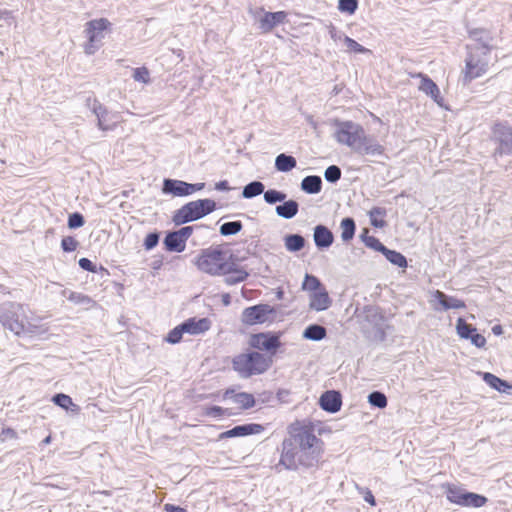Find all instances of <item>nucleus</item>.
Listing matches in <instances>:
<instances>
[{
	"label": "nucleus",
	"instance_id": "1",
	"mask_svg": "<svg viewBox=\"0 0 512 512\" xmlns=\"http://www.w3.org/2000/svg\"><path fill=\"white\" fill-rule=\"evenodd\" d=\"M321 454L322 440L315 435L313 428L294 423L288 428V437L282 441L278 465L292 471L300 467L312 468L319 463Z\"/></svg>",
	"mask_w": 512,
	"mask_h": 512
},
{
	"label": "nucleus",
	"instance_id": "2",
	"mask_svg": "<svg viewBox=\"0 0 512 512\" xmlns=\"http://www.w3.org/2000/svg\"><path fill=\"white\" fill-rule=\"evenodd\" d=\"M334 138L339 144L348 146L362 156H379L384 152V147L376 138L368 135L359 123L353 121L336 120Z\"/></svg>",
	"mask_w": 512,
	"mask_h": 512
},
{
	"label": "nucleus",
	"instance_id": "3",
	"mask_svg": "<svg viewBox=\"0 0 512 512\" xmlns=\"http://www.w3.org/2000/svg\"><path fill=\"white\" fill-rule=\"evenodd\" d=\"M0 323L4 327L19 336L21 334H33L38 326L29 321L25 307L16 302H5L0 305Z\"/></svg>",
	"mask_w": 512,
	"mask_h": 512
},
{
	"label": "nucleus",
	"instance_id": "4",
	"mask_svg": "<svg viewBox=\"0 0 512 512\" xmlns=\"http://www.w3.org/2000/svg\"><path fill=\"white\" fill-rule=\"evenodd\" d=\"M271 359L257 351L241 353L232 360L233 369L242 378H249L266 372L271 366Z\"/></svg>",
	"mask_w": 512,
	"mask_h": 512
},
{
	"label": "nucleus",
	"instance_id": "5",
	"mask_svg": "<svg viewBox=\"0 0 512 512\" xmlns=\"http://www.w3.org/2000/svg\"><path fill=\"white\" fill-rule=\"evenodd\" d=\"M215 210L216 202L212 199L205 198L190 201L173 213L172 221L176 226H180L197 221Z\"/></svg>",
	"mask_w": 512,
	"mask_h": 512
},
{
	"label": "nucleus",
	"instance_id": "6",
	"mask_svg": "<svg viewBox=\"0 0 512 512\" xmlns=\"http://www.w3.org/2000/svg\"><path fill=\"white\" fill-rule=\"evenodd\" d=\"M226 253L219 247L203 249L195 260L197 268L209 275L219 276L229 271Z\"/></svg>",
	"mask_w": 512,
	"mask_h": 512
},
{
	"label": "nucleus",
	"instance_id": "7",
	"mask_svg": "<svg viewBox=\"0 0 512 512\" xmlns=\"http://www.w3.org/2000/svg\"><path fill=\"white\" fill-rule=\"evenodd\" d=\"M488 48L467 46V57L465 59V79L471 81L481 77L488 70L489 66Z\"/></svg>",
	"mask_w": 512,
	"mask_h": 512
},
{
	"label": "nucleus",
	"instance_id": "8",
	"mask_svg": "<svg viewBox=\"0 0 512 512\" xmlns=\"http://www.w3.org/2000/svg\"><path fill=\"white\" fill-rule=\"evenodd\" d=\"M111 23L106 18L94 19L86 23L85 34L88 39L84 51L88 55L94 54L102 45L105 31Z\"/></svg>",
	"mask_w": 512,
	"mask_h": 512
},
{
	"label": "nucleus",
	"instance_id": "9",
	"mask_svg": "<svg viewBox=\"0 0 512 512\" xmlns=\"http://www.w3.org/2000/svg\"><path fill=\"white\" fill-rule=\"evenodd\" d=\"M249 345L254 349L274 355L281 346V342L279 335L272 332H261L250 336Z\"/></svg>",
	"mask_w": 512,
	"mask_h": 512
},
{
	"label": "nucleus",
	"instance_id": "10",
	"mask_svg": "<svg viewBox=\"0 0 512 512\" xmlns=\"http://www.w3.org/2000/svg\"><path fill=\"white\" fill-rule=\"evenodd\" d=\"M274 312L268 304H257L243 310L241 321L246 325L262 324L266 322L267 316Z\"/></svg>",
	"mask_w": 512,
	"mask_h": 512
},
{
	"label": "nucleus",
	"instance_id": "11",
	"mask_svg": "<svg viewBox=\"0 0 512 512\" xmlns=\"http://www.w3.org/2000/svg\"><path fill=\"white\" fill-rule=\"evenodd\" d=\"M91 109L97 118V126L102 131L113 130L119 122L118 114L108 111L107 108L97 100H94Z\"/></svg>",
	"mask_w": 512,
	"mask_h": 512
},
{
	"label": "nucleus",
	"instance_id": "12",
	"mask_svg": "<svg viewBox=\"0 0 512 512\" xmlns=\"http://www.w3.org/2000/svg\"><path fill=\"white\" fill-rule=\"evenodd\" d=\"M416 77L420 78V84L418 86V89L427 96H429L440 107H443L444 99L441 96L437 84L426 74L418 73Z\"/></svg>",
	"mask_w": 512,
	"mask_h": 512
},
{
	"label": "nucleus",
	"instance_id": "13",
	"mask_svg": "<svg viewBox=\"0 0 512 512\" xmlns=\"http://www.w3.org/2000/svg\"><path fill=\"white\" fill-rule=\"evenodd\" d=\"M264 431V427L257 423H248L234 426L233 428L222 432L219 435V439L233 438V437H244L253 434H259Z\"/></svg>",
	"mask_w": 512,
	"mask_h": 512
},
{
	"label": "nucleus",
	"instance_id": "14",
	"mask_svg": "<svg viewBox=\"0 0 512 512\" xmlns=\"http://www.w3.org/2000/svg\"><path fill=\"white\" fill-rule=\"evenodd\" d=\"M319 405L326 412H338L342 405V398L340 392L335 390H329L324 392L319 399Z\"/></svg>",
	"mask_w": 512,
	"mask_h": 512
},
{
	"label": "nucleus",
	"instance_id": "15",
	"mask_svg": "<svg viewBox=\"0 0 512 512\" xmlns=\"http://www.w3.org/2000/svg\"><path fill=\"white\" fill-rule=\"evenodd\" d=\"M210 326L211 322L208 318L197 319L196 317H192L181 323L184 334L187 333L189 335L203 334L210 329Z\"/></svg>",
	"mask_w": 512,
	"mask_h": 512
},
{
	"label": "nucleus",
	"instance_id": "16",
	"mask_svg": "<svg viewBox=\"0 0 512 512\" xmlns=\"http://www.w3.org/2000/svg\"><path fill=\"white\" fill-rule=\"evenodd\" d=\"M287 13L284 11L264 12L259 19V29L263 33L270 32L275 26L285 21Z\"/></svg>",
	"mask_w": 512,
	"mask_h": 512
},
{
	"label": "nucleus",
	"instance_id": "17",
	"mask_svg": "<svg viewBox=\"0 0 512 512\" xmlns=\"http://www.w3.org/2000/svg\"><path fill=\"white\" fill-rule=\"evenodd\" d=\"M162 192L176 197L188 196V182L166 178L163 181Z\"/></svg>",
	"mask_w": 512,
	"mask_h": 512
},
{
	"label": "nucleus",
	"instance_id": "18",
	"mask_svg": "<svg viewBox=\"0 0 512 512\" xmlns=\"http://www.w3.org/2000/svg\"><path fill=\"white\" fill-rule=\"evenodd\" d=\"M313 239L320 250L329 248L334 242V235L330 229L322 224L314 227Z\"/></svg>",
	"mask_w": 512,
	"mask_h": 512
},
{
	"label": "nucleus",
	"instance_id": "19",
	"mask_svg": "<svg viewBox=\"0 0 512 512\" xmlns=\"http://www.w3.org/2000/svg\"><path fill=\"white\" fill-rule=\"evenodd\" d=\"M309 308L314 311H324L331 306V299L325 287L309 295Z\"/></svg>",
	"mask_w": 512,
	"mask_h": 512
},
{
	"label": "nucleus",
	"instance_id": "20",
	"mask_svg": "<svg viewBox=\"0 0 512 512\" xmlns=\"http://www.w3.org/2000/svg\"><path fill=\"white\" fill-rule=\"evenodd\" d=\"M223 279L226 285L232 286L244 282L249 274L243 268L236 265L234 262L229 263V271H225Z\"/></svg>",
	"mask_w": 512,
	"mask_h": 512
},
{
	"label": "nucleus",
	"instance_id": "21",
	"mask_svg": "<svg viewBox=\"0 0 512 512\" xmlns=\"http://www.w3.org/2000/svg\"><path fill=\"white\" fill-rule=\"evenodd\" d=\"M434 298L442 306L443 310L463 309L466 307L463 300L449 296L440 290L435 291Z\"/></svg>",
	"mask_w": 512,
	"mask_h": 512
},
{
	"label": "nucleus",
	"instance_id": "22",
	"mask_svg": "<svg viewBox=\"0 0 512 512\" xmlns=\"http://www.w3.org/2000/svg\"><path fill=\"white\" fill-rule=\"evenodd\" d=\"M496 133L499 136L501 153L512 154V127L498 125Z\"/></svg>",
	"mask_w": 512,
	"mask_h": 512
},
{
	"label": "nucleus",
	"instance_id": "23",
	"mask_svg": "<svg viewBox=\"0 0 512 512\" xmlns=\"http://www.w3.org/2000/svg\"><path fill=\"white\" fill-rule=\"evenodd\" d=\"M299 211V204L297 201L290 199L284 200L281 204L277 205L275 208L276 214L284 219H292L297 215Z\"/></svg>",
	"mask_w": 512,
	"mask_h": 512
},
{
	"label": "nucleus",
	"instance_id": "24",
	"mask_svg": "<svg viewBox=\"0 0 512 512\" xmlns=\"http://www.w3.org/2000/svg\"><path fill=\"white\" fill-rule=\"evenodd\" d=\"M163 244L169 252H183L186 248L185 242L179 237L176 231H170L166 234Z\"/></svg>",
	"mask_w": 512,
	"mask_h": 512
},
{
	"label": "nucleus",
	"instance_id": "25",
	"mask_svg": "<svg viewBox=\"0 0 512 512\" xmlns=\"http://www.w3.org/2000/svg\"><path fill=\"white\" fill-rule=\"evenodd\" d=\"M483 380L487 385L499 392L510 393L509 390H512V384H509L506 380H503L492 373H483Z\"/></svg>",
	"mask_w": 512,
	"mask_h": 512
},
{
	"label": "nucleus",
	"instance_id": "26",
	"mask_svg": "<svg viewBox=\"0 0 512 512\" xmlns=\"http://www.w3.org/2000/svg\"><path fill=\"white\" fill-rule=\"evenodd\" d=\"M301 189L307 194H318L322 190V179L317 175H309L302 179Z\"/></svg>",
	"mask_w": 512,
	"mask_h": 512
},
{
	"label": "nucleus",
	"instance_id": "27",
	"mask_svg": "<svg viewBox=\"0 0 512 512\" xmlns=\"http://www.w3.org/2000/svg\"><path fill=\"white\" fill-rule=\"evenodd\" d=\"M467 491L468 490L456 485H448L446 489V497L451 503L463 507Z\"/></svg>",
	"mask_w": 512,
	"mask_h": 512
},
{
	"label": "nucleus",
	"instance_id": "28",
	"mask_svg": "<svg viewBox=\"0 0 512 512\" xmlns=\"http://www.w3.org/2000/svg\"><path fill=\"white\" fill-rule=\"evenodd\" d=\"M284 246L287 251L295 253L305 247L306 240L300 234H287L284 236Z\"/></svg>",
	"mask_w": 512,
	"mask_h": 512
},
{
	"label": "nucleus",
	"instance_id": "29",
	"mask_svg": "<svg viewBox=\"0 0 512 512\" xmlns=\"http://www.w3.org/2000/svg\"><path fill=\"white\" fill-rule=\"evenodd\" d=\"M470 37L476 41V44L469 45L470 47H484L486 46L488 48V51L491 52L493 47L490 45V41L492 40V37L490 36L489 32H487L484 29H474L469 32Z\"/></svg>",
	"mask_w": 512,
	"mask_h": 512
},
{
	"label": "nucleus",
	"instance_id": "30",
	"mask_svg": "<svg viewBox=\"0 0 512 512\" xmlns=\"http://www.w3.org/2000/svg\"><path fill=\"white\" fill-rule=\"evenodd\" d=\"M297 165L295 157L285 153H281L275 158V168L279 172H289Z\"/></svg>",
	"mask_w": 512,
	"mask_h": 512
},
{
	"label": "nucleus",
	"instance_id": "31",
	"mask_svg": "<svg viewBox=\"0 0 512 512\" xmlns=\"http://www.w3.org/2000/svg\"><path fill=\"white\" fill-rule=\"evenodd\" d=\"M327 335L326 328L319 324H310L303 331V338L311 341H320Z\"/></svg>",
	"mask_w": 512,
	"mask_h": 512
},
{
	"label": "nucleus",
	"instance_id": "32",
	"mask_svg": "<svg viewBox=\"0 0 512 512\" xmlns=\"http://www.w3.org/2000/svg\"><path fill=\"white\" fill-rule=\"evenodd\" d=\"M55 405L61 407L66 411L79 412L80 407L73 403L72 398L64 393H57L52 397Z\"/></svg>",
	"mask_w": 512,
	"mask_h": 512
},
{
	"label": "nucleus",
	"instance_id": "33",
	"mask_svg": "<svg viewBox=\"0 0 512 512\" xmlns=\"http://www.w3.org/2000/svg\"><path fill=\"white\" fill-rule=\"evenodd\" d=\"M341 238L344 242H348L353 239L356 230V224L353 218L346 217L341 220Z\"/></svg>",
	"mask_w": 512,
	"mask_h": 512
},
{
	"label": "nucleus",
	"instance_id": "34",
	"mask_svg": "<svg viewBox=\"0 0 512 512\" xmlns=\"http://www.w3.org/2000/svg\"><path fill=\"white\" fill-rule=\"evenodd\" d=\"M265 190V185L261 181H252L243 187L242 197L245 199H252L260 194H262Z\"/></svg>",
	"mask_w": 512,
	"mask_h": 512
},
{
	"label": "nucleus",
	"instance_id": "35",
	"mask_svg": "<svg viewBox=\"0 0 512 512\" xmlns=\"http://www.w3.org/2000/svg\"><path fill=\"white\" fill-rule=\"evenodd\" d=\"M382 254L385 256V258L391 264L396 265V266H398L400 268L407 267V259H406V257L402 253H400V252H398L396 250L388 249L386 247V249L384 250V252Z\"/></svg>",
	"mask_w": 512,
	"mask_h": 512
},
{
	"label": "nucleus",
	"instance_id": "36",
	"mask_svg": "<svg viewBox=\"0 0 512 512\" xmlns=\"http://www.w3.org/2000/svg\"><path fill=\"white\" fill-rule=\"evenodd\" d=\"M369 230L364 229L362 234L360 235L361 240L364 242V244L375 251H378L380 253H383L386 249V246L380 242L378 238L375 236L368 235Z\"/></svg>",
	"mask_w": 512,
	"mask_h": 512
},
{
	"label": "nucleus",
	"instance_id": "37",
	"mask_svg": "<svg viewBox=\"0 0 512 512\" xmlns=\"http://www.w3.org/2000/svg\"><path fill=\"white\" fill-rule=\"evenodd\" d=\"M234 403L241 406L242 409H250L255 405V398L247 392H239L232 397Z\"/></svg>",
	"mask_w": 512,
	"mask_h": 512
},
{
	"label": "nucleus",
	"instance_id": "38",
	"mask_svg": "<svg viewBox=\"0 0 512 512\" xmlns=\"http://www.w3.org/2000/svg\"><path fill=\"white\" fill-rule=\"evenodd\" d=\"M488 502V499L478 493L467 491L463 507L480 508Z\"/></svg>",
	"mask_w": 512,
	"mask_h": 512
},
{
	"label": "nucleus",
	"instance_id": "39",
	"mask_svg": "<svg viewBox=\"0 0 512 512\" xmlns=\"http://www.w3.org/2000/svg\"><path fill=\"white\" fill-rule=\"evenodd\" d=\"M456 331L460 338L468 340L471 335L476 331V328L468 324L462 317L457 319Z\"/></svg>",
	"mask_w": 512,
	"mask_h": 512
},
{
	"label": "nucleus",
	"instance_id": "40",
	"mask_svg": "<svg viewBox=\"0 0 512 512\" xmlns=\"http://www.w3.org/2000/svg\"><path fill=\"white\" fill-rule=\"evenodd\" d=\"M243 228V224L241 221L239 220H236V221H230V222H225L223 223L220 228H219V232L222 236H233V235H236L237 233H239Z\"/></svg>",
	"mask_w": 512,
	"mask_h": 512
},
{
	"label": "nucleus",
	"instance_id": "41",
	"mask_svg": "<svg viewBox=\"0 0 512 512\" xmlns=\"http://www.w3.org/2000/svg\"><path fill=\"white\" fill-rule=\"evenodd\" d=\"M322 287H324L323 284L316 276L308 273L305 274L304 280L302 282V289L304 291H308L311 294L318 291Z\"/></svg>",
	"mask_w": 512,
	"mask_h": 512
},
{
	"label": "nucleus",
	"instance_id": "42",
	"mask_svg": "<svg viewBox=\"0 0 512 512\" xmlns=\"http://www.w3.org/2000/svg\"><path fill=\"white\" fill-rule=\"evenodd\" d=\"M286 197L287 195L284 192L276 189H268L266 191L264 190L263 192L264 201L270 205L282 202L286 199Z\"/></svg>",
	"mask_w": 512,
	"mask_h": 512
},
{
	"label": "nucleus",
	"instance_id": "43",
	"mask_svg": "<svg viewBox=\"0 0 512 512\" xmlns=\"http://www.w3.org/2000/svg\"><path fill=\"white\" fill-rule=\"evenodd\" d=\"M68 300L76 305H81L85 308H89L95 305V301H93L89 296L78 292H71L68 296Z\"/></svg>",
	"mask_w": 512,
	"mask_h": 512
},
{
	"label": "nucleus",
	"instance_id": "44",
	"mask_svg": "<svg viewBox=\"0 0 512 512\" xmlns=\"http://www.w3.org/2000/svg\"><path fill=\"white\" fill-rule=\"evenodd\" d=\"M368 402L370 405L377 408H385L387 406V397L380 391H373L368 395Z\"/></svg>",
	"mask_w": 512,
	"mask_h": 512
},
{
	"label": "nucleus",
	"instance_id": "45",
	"mask_svg": "<svg viewBox=\"0 0 512 512\" xmlns=\"http://www.w3.org/2000/svg\"><path fill=\"white\" fill-rule=\"evenodd\" d=\"M386 214V210L381 207H373L370 212V222L371 225L376 228H383L386 225V222L381 219H375V216H384Z\"/></svg>",
	"mask_w": 512,
	"mask_h": 512
},
{
	"label": "nucleus",
	"instance_id": "46",
	"mask_svg": "<svg viewBox=\"0 0 512 512\" xmlns=\"http://www.w3.org/2000/svg\"><path fill=\"white\" fill-rule=\"evenodd\" d=\"M341 169L337 165H330L324 171V178L329 183H336L341 178Z\"/></svg>",
	"mask_w": 512,
	"mask_h": 512
},
{
	"label": "nucleus",
	"instance_id": "47",
	"mask_svg": "<svg viewBox=\"0 0 512 512\" xmlns=\"http://www.w3.org/2000/svg\"><path fill=\"white\" fill-rule=\"evenodd\" d=\"M358 8V0H338V9L340 12L352 15Z\"/></svg>",
	"mask_w": 512,
	"mask_h": 512
},
{
	"label": "nucleus",
	"instance_id": "48",
	"mask_svg": "<svg viewBox=\"0 0 512 512\" xmlns=\"http://www.w3.org/2000/svg\"><path fill=\"white\" fill-rule=\"evenodd\" d=\"M343 41L350 51H353V52L359 53V54H364V53L369 52V50L367 48H365L364 46L359 44L357 41H355L354 39H352L348 36H344Z\"/></svg>",
	"mask_w": 512,
	"mask_h": 512
},
{
	"label": "nucleus",
	"instance_id": "49",
	"mask_svg": "<svg viewBox=\"0 0 512 512\" xmlns=\"http://www.w3.org/2000/svg\"><path fill=\"white\" fill-rule=\"evenodd\" d=\"M184 330L181 328V324L173 328L165 337V340L170 344H177L182 340Z\"/></svg>",
	"mask_w": 512,
	"mask_h": 512
},
{
	"label": "nucleus",
	"instance_id": "50",
	"mask_svg": "<svg viewBox=\"0 0 512 512\" xmlns=\"http://www.w3.org/2000/svg\"><path fill=\"white\" fill-rule=\"evenodd\" d=\"M85 219L83 215L79 212H74L68 217V227L70 229H77L84 225Z\"/></svg>",
	"mask_w": 512,
	"mask_h": 512
},
{
	"label": "nucleus",
	"instance_id": "51",
	"mask_svg": "<svg viewBox=\"0 0 512 512\" xmlns=\"http://www.w3.org/2000/svg\"><path fill=\"white\" fill-rule=\"evenodd\" d=\"M78 241L72 236H65L61 240V248L64 252H73L77 249Z\"/></svg>",
	"mask_w": 512,
	"mask_h": 512
},
{
	"label": "nucleus",
	"instance_id": "52",
	"mask_svg": "<svg viewBox=\"0 0 512 512\" xmlns=\"http://www.w3.org/2000/svg\"><path fill=\"white\" fill-rule=\"evenodd\" d=\"M205 415L214 417V418H218V417H222L224 415L229 416L230 413H228V409H226V408H222L220 406L213 405V406L207 407L205 409Z\"/></svg>",
	"mask_w": 512,
	"mask_h": 512
},
{
	"label": "nucleus",
	"instance_id": "53",
	"mask_svg": "<svg viewBox=\"0 0 512 512\" xmlns=\"http://www.w3.org/2000/svg\"><path fill=\"white\" fill-rule=\"evenodd\" d=\"M160 235L157 232H151L147 234V236L144 239V247L146 250H151L155 248L159 243Z\"/></svg>",
	"mask_w": 512,
	"mask_h": 512
},
{
	"label": "nucleus",
	"instance_id": "54",
	"mask_svg": "<svg viewBox=\"0 0 512 512\" xmlns=\"http://www.w3.org/2000/svg\"><path fill=\"white\" fill-rule=\"evenodd\" d=\"M355 487H356V490L358 491V493L363 496V499L367 503H369L371 506L376 505L375 497L369 488L359 486L358 484H356Z\"/></svg>",
	"mask_w": 512,
	"mask_h": 512
},
{
	"label": "nucleus",
	"instance_id": "55",
	"mask_svg": "<svg viewBox=\"0 0 512 512\" xmlns=\"http://www.w3.org/2000/svg\"><path fill=\"white\" fill-rule=\"evenodd\" d=\"M133 78L138 82L147 83L149 82V71L145 67L134 69Z\"/></svg>",
	"mask_w": 512,
	"mask_h": 512
},
{
	"label": "nucleus",
	"instance_id": "56",
	"mask_svg": "<svg viewBox=\"0 0 512 512\" xmlns=\"http://www.w3.org/2000/svg\"><path fill=\"white\" fill-rule=\"evenodd\" d=\"M78 264L81 269L88 271V272H96L97 268L96 265L88 258H80L78 261Z\"/></svg>",
	"mask_w": 512,
	"mask_h": 512
},
{
	"label": "nucleus",
	"instance_id": "57",
	"mask_svg": "<svg viewBox=\"0 0 512 512\" xmlns=\"http://www.w3.org/2000/svg\"><path fill=\"white\" fill-rule=\"evenodd\" d=\"M469 340L477 348H483L486 344V338L483 335L477 333V330L471 335Z\"/></svg>",
	"mask_w": 512,
	"mask_h": 512
},
{
	"label": "nucleus",
	"instance_id": "58",
	"mask_svg": "<svg viewBox=\"0 0 512 512\" xmlns=\"http://www.w3.org/2000/svg\"><path fill=\"white\" fill-rule=\"evenodd\" d=\"M193 230V226H184L179 230H176V232L179 235V237L186 243L189 237L192 235Z\"/></svg>",
	"mask_w": 512,
	"mask_h": 512
},
{
	"label": "nucleus",
	"instance_id": "59",
	"mask_svg": "<svg viewBox=\"0 0 512 512\" xmlns=\"http://www.w3.org/2000/svg\"><path fill=\"white\" fill-rule=\"evenodd\" d=\"M13 22L12 12L4 10L0 12V27L4 25H11Z\"/></svg>",
	"mask_w": 512,
	"mask_h": 512
},
{
	"label": "nucleus",
	"instance_id": "60",
	"mask_svg": "<svg viewBox=\"0 0 512 512\" xmlns=\"http://www.w3.org/2000/svg\"><path fill=\"white\" fill-rule=\"evenodd\" d=\"M204 187H205V183L204 182L193 183V184L192 183H188L189 195L193 194L196 191L202 190Z\"/></svg>",
	"mask_w": 512,
	"mask_h": 512
},
{
	"label": "nucleus",
	"instance_id": "61",
	"mask_svg": "<svg viewBox=\"0 0 512 512\" xmlns=\"http://www.w3.org/2000/svg\"><path fill=\"white\" fill-rule=\"evenodd\" d=\"M164 510L165 512H187L185 508L173 504H165Z\"/></svg>",
	"mask_w": 512,
	"mask_h": 512
},
{
	"label": "nucleus",
	"instance_id": "62",
	"mask_svg": "<svg viewBox=\"0 0 512 512\" xmlns=\"http://www.w3.org/2000/svg\"><path fill=\"white\" fill-rule=\"evenodd\" d=\"M329 34L331 36V38L333 40H341L343 39V37L345 36L343 33H341L340 31H337V29L334 27V26H331L330 30H329Z\"/></svg>",
	"mask_w": 512,
	"mask_h": 512
},
{
	"label": "nucleus",
	"instance_id": "63",
	"mask_svg": "<svg viewBox=\"0 0 512 512\" xmlns=\"http://www.w3.org/2000/svg\"><path fill=\"white\" fill-rule=\"evenodd\" d=\"M215 189L218 191H229L231 190V187L227 180H222L215 184Z\"/></svg>",
	"mask_w": 512,
	"mask_h": 512
},
{
	"label": "nucleus",
	"instance_id": "64",
	"mask_svg": "<svg viewBox=\"0 0 512 512\" xmlns=\"http://www.w3.org/2000/svg\"><path fill=\"white\" fill-rule=\"evenodd\" d=\"M492 332L494 335H501L503 333V329L501 325H495L492 327Z\"/></svg>",
	"mask_w": 512,
	"mask_h": 512
}]
</instances>
